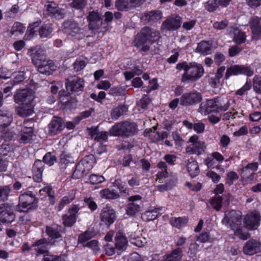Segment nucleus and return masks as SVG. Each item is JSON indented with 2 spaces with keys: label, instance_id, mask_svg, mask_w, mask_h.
Listing matches in <instances>:
<instances>
[{
  "label": "nucleus",
  "instance_id": "49530a36",
  "mask_svg": "<svg viewBox=\"0 0 261 261\" xmlns=\"http://www.w3.org/2000/svg\"><path fill=\"white\" fill-rule=\"evenodd\" d=\"M222 202V197L220 196H215L210 200V203L213 207L217 211H220L221 208Z\"/></svg>",
  "mask_w": 261,
  "mask_h": 261
},
{
  "label": "nucleus",
  "instance_id": "ddd939ff",
  "mask_svg": "<svg viewBox=\"0 0 261 261\" xmlns=\"http://www.w3.org/2000/svg\"><path fill=\"white\" fill-rule=\"evenodd\" d=\"M34 98L33 91L29 89L18 90L14 95V101L18 104L33 102Z\"/></svg>",
  "mask_w": 261,
  "mask_h": 261
},
{
  "label": "nucleus",
  "instance_id": "338daca9",
  "mask_svg": "<svg viewBox=\"0 0 261 261\" xmlns=\"http://www.w3.org/2000/svg\"><path fill=\"white\" fill-rule=\"evenodd\" d=\"M75 192L73 190L70 191L68 195L64 196L62 198V202H64L66 204H68L71 202L75 198Z\"/></svg>",
  "mask_w": 261,
  "mask_h": 261
},
{
  "label": "nucleus",
  "instance_id": "13d9d810",
  "mask_svg": "<svg viewBox=\"0 0 261 261\" xmlns=\"http://www.w3.org/2000/svg\"><path fill=\"white\" fill-rule=\"evenodd\" d=\"M44 164H47L49 166L53 165L56 161V158L55 155H52L51 153H47L43 159Z\"/></svg>",
  "mask_w": 261,
  "mask_h": 261
},
{
  "label": "nucleus",
  "instance_id": "423d86ee",
  "mask_svg": "<svg viewBox=\"0 0 261 261\" xmlns=\"http://www.w3.org/2000/svg\"><path fill=\"white\" fill-rule=\"evenodd\" d=\"M38 199L31 191H26L21 194L19 197L18 205V211L27 212L29 210H35L38 206Z\"/></svg>",
  "mask_w": 261,
  "mask_h": 261
},
{
  "label": "nucleus",
  "instance_id": "8fccbe9b",
  "mask_svg": "<svg viewBox=\"0 0 261 261\" xmlns=\"http://www.w3.org/2000/svg\"><path fill=\"white\" fill-rule=\"evenodd\" d=\"M126 112V108L124 106H118L113 109L111 116L115 119H117Z\"/></svg>",
  "mask_w": 261,
  "mask_h": 261
},
{
  "label": "nucleus",
  "instance_id": "7ed1b4c3",
  "mask_svg": "<svg viewBox=\"0 0 261 261\" xmlns=\"http://www.w3.org/2000/svg\"><path fill=\"white\" fill-rule=\"evenodd\" d=\"M138 130L136 123L125 121L116 123L111 127L109 133L111 136L129 138L135 135Z\"/></svg>",
  "mask_w": 261,
  "mask_h": 261
},
{
  "label": "nucleus",
  "instance_id": "c85d7f7f",
  "mask_svg": "<svg viewBox=\"0 0 261 261\" xmlns=\"http://www.w3.org/2000/svg\"><path fill=\"white\" fill-rule=\"evenodd\" d=\"M127 240L125 235L121 232L116 233L115 237V248L119 250L125 249Z\"/></svg>",
  "mask_w": 261,
  "mask_h": 261
},
{
  "label": "nucleus",
  "instance_id": "393cba45",
  "mask_svg": "<svg viewBox=\"0 0 261 261\" xmlns=\"http://www.w3.org/2000/svg\"><path fill=\"white\" fill-rule=\"evenodd\" d=\"M21 106H19L17 109V114L22 117H26L32 115L34 111V105L33 102H28L27 103H22Z\"/></svg>",
  "mask_w": 261,
  "mask_h": 261
},
{
  "label": "nucleus",
  "instance_id": "cd10ccee",
  "mask_svg": "<svg viewBox=\"0 0 261 261\" xmlns=\"http://www.w3.org/2000/svg\"><path fill=\"white\" fill-rule=\"evenodd\" d=\"M12 120V115L10 112L0 110V128L8 127Z\"/></svg>",
  "mask_w": 261,
  "mask_h": 261
},
{
  "label": "nucleus",
  "instance_id": "c03bdc74",
  "mask_svg": "<svg viewBox=\"0 0 261 261\" xmlns=\"http://www.w3.org/2000/svg\"><path fill=\"white\" fill-rule=\"evenodd\" d=\"M88 172V171L85 169V168L82 165V164L79 163L75 167L72 176L75 178H79L83 176L84 174Z\"/></svg>",
  "mask_w": 261,
  "mask_h": 261
},
{
  "label": "nucleus",
  "instance_id": "a878e982",
  "mask_svg": "<svg viewBox=\"0 0 261 261\" xmlns=\"http://www.w3.org/2000/svg\"><path fill=\"white\" fill-rule=\"evenodd\" d=\"M163 17V14L160 10H153L145 13L142 19L150 23H153L160 20Z\"/></svg>",
  "mask_w": 261,
  "mask_h": 261
},
{
  "label": "nucleus",
  "instance_id": "473e14b6",
  "mask_svg": "<svg viewBox=\"0 0 261 261\" xmlns=\"http://www.w3.org/2000/svg\"><path fill=\"white\" fill-rule=\"evenodd\" d=\"M159 209L158 208L149 210L145 211L142 215V219L145 221L155 220L158 216Z\"/></svg>",
  "mask_w": 261,
  "mask_h": 261
},
{
  "label": "nucleus",
  "instance_id": "4c0bfd02",
  "mask_svg": "<svg viewBox=\"0 0 261 261\" xmlns=\"http://www.w3.org/2000/svg\"><path fill=\"white\" fill-rule=\"evenodd\" d=\"M94 158L93 155L86 156L79 163L85 168L88 171L93 167Z\"/></svg>",
  "mask_w": 261,
  "mask_h": 261
},
{
  "label": "nucleus",
  "instance_id": "69168bd1",
  "mask_svg": "<svg viewBox=\"0 0 261 261\" xmlns=\"http://www.w3.org/2000/svg\"><path fill=\"white\" fill-rule=\"evenodd\" d=\"M227 20H223L220 21H216L213 23V27L217 30H222L225 29L228 25Z\"/></svg>",
  "mask_w": 261,
  "mask_h": 261
},
{
  "label": "nucleus",
  "instance_id": "f704fd0d",
  "mask_svg": "<svg viewBox=\"0 0 261 261\" xmlns=\"http://www.w3.org/2000/svg\"><path fill=\"white\" fill-rule=\"evenodd\" d=\"M53 30L52 24H44L39 30V35L41 38H46L51 34Z\"/></svg>",
  "mask_w": 261,
  "mask_h": 261
},
{
  "label": "nucleus",
  "instance_id": "58836bf2",
  "mask_svg": "<svg viewBox=\"0 0 261 261\" xmlns=\"http://www.w3.org/2000/svg\"><path fill=\"white\" fill-rule=\"evenodd\" d=\"M188 220V219L186 217L172 218L170 220V223L172 226L180 228L187 223Z\"/></svg>",
  "mask_w": 261,
  "mask_h": 261
},
{
  "label": "nucleus",
  "instance_id": "774afa93",
  "mask_svg": "<svg viewBox=\"0 0 261 261\" xmlns=\"http://www.w3.org/2000/svg\"><path fill=\"white\" fill-rule=\"evenodd\" d=\"M126 261H143L141 256L137 252H133L125 258Z\"/></svg>",
  "mask_w": 261,
  "mask_h": 261
},
{
  "label": "nucleus",
  "instance_id": "4d7b16f0",
  "mask_svg": "<svg viewBox=\"0 0 261 261\" xmlns=\"http://www.w3.org/2000/svg\"><path fill=\"white\" fill-rule=\"evenodd\" d=\"M105 179L103 176L98 175L97 174H92L89 177V180L91 184L96 185L102 183L105 181Z\"/></svg>",
  "mask_w": 261,
  "mask_h": 261
},
{
  "label": "nucleus",
  "instance_id": "603ef678",
  "mask_svg": "<svg viewBox=\"0 0 261 261\" xmlns=\"http://www.w3.org/2000/svg\"><path fill=\"white\" fill-rule=\"evenodd\" d=\"M253 88L256 93L261 94V76L256 75L253 79Z\"/></svg>",
  "mask_w": 261,
  "mask_h": 261
},
{
  "label": "nucleus",
  "instance_id": "412c9836",
  "mask_svg": "<svg viewBox=\"0 0 261 261\" xmlns=\"http://www.w3.org/2000/svg\"><path fill=\"white\" fill-rule=\"evenodd\" d=\"M28 123L29 122L24 121L20 130V140L24 143L30 142L33 139L34 136L33 127L30 126Z\"/></svg>",
  "mask_w": 261,
  "mask_h": 261
},
{
  "label": "nucleus",
  "instance_id": "9d476101",
  "mask_svg": "<svg viewBox=\"0 0 261 261\" xmlns=\"http://www.w3.org/2000/svg\"><path fill=\"white\" fill-rule=\"evenodd\" d=\"M15 219V215L12 207L8 203L0 204V222L10 224Z\"/></svg>",
  "mask_w": 261,
  "mask_h": 261
},
{
  "label": "nucleus",
  "instance_id": "4be33fe9",
  "mask_svg": "<svg viewBox=\"0 0 261 261\" xmlns=\"http://www.w3.org/2000/svg\"><path fill=\"white\" fill-rule=\"evenodd\" d=\"M139 0H116L115 7L119 11H127L139 5Z\"/></svg>",
  "mask_w": 261,
  "mask_h": 261
},
{
  "label": "nucleus",
  "instance_id": "864d4df0",
  "mask_svg": "<svg viewBox=\"0 0 261 261\" xmlns=\"http://www.w3.org/2000/svg\"><path fill=\"white\" fill-rule=\"evenodd\" d=\"M204 7L208 12H213L218 8V3L217 0H209L205 4Z\"/></svg>",
  "mask_w": 261,
  "mask_h": 261
},
{
  "label": "nucleus",
  "instance_id": "37998d69",
  "mask_svg": "<svg viewBox=\"0 0 261 261\" xmlns=\"http://www.w3.org/2000/svg\"><path fill=\"white\" fill-rule=\"evenodd\" d=\"M11 191L10 186H0V201L7 200Z\"/></svg>",
  "mask_w": 261,
  "mask_h": 261
},
{
  "label": "nucleus",
  "instance_id": "aec40b11",
  "mask_svg": "<svg viewBox=\"0 0 261 261\" xmlns=\"http://www.w3.org/2000/svg\"><path fill=\"white\" fill-rule=\"evenodd\" d=\"M260 221V215L257 211L248 213L245 217L244 224L248 229H252L257 227Z\"/></svg>",
  "mask_w": 261,
  "mask_h": 261
},
{
  "label": "nucleus",
  "instance_id": "6e6552de",
  "mask_svg": "<svg viewBox=\"0 0 261 261\" xmlns=\"http://www.w3.org/2000/svg\"><path fill=\"white\" fill-rule=\"evenodd\" d=\"M64 32L75 37L77 39H82L84 36V30L79 27V24L74 20H67L63 23Z\"/></svg>",
  "mask_w": 261,
  "mask_h": 261
},
{
  "label": "nucleus",
  "instance_id": "2eb2a0df",
  "mask_svg": "<svg viewBox=\"0 0 261 261\" xmlns=\"http://www.w3.org/2000/svg\"><path fill=\"white\" fill-rule=\"evenodd\" d=\"M141 198V196L139 195L130 196L128 198L129 203L126 206V214L134 216L140 211Z\"/></svg>",
  "mask_w": 261,
  "mask_h": 261
},
{
  "label": "nucleus",
  "instance_id": "bf43d9fd",
  "mask_svg": "<svg viewBox=\"0 0 261 261\" xmlns=\"http://www.w3.org/2000/svg\"><path fill=\"white\" fill-rule=\"evenodd\" d=\"M44 261H65L61 255H54L47 253L44 255Z\"/></svg>",
  "mask_w": 261,
  "mask_h": 261
},
{
  "label": "nucleus",
  "instance_id": "ea45409f",
  "mask_svg": "<svg viewBox=\"0 0 261 261\" xmlns=\"http://www.w3.org/2000/svg\"><path fill=\"white\" fill-rule=\"evenodd\" d=\"M241 74V65H234L231 66L227 69L225 78L227 79L230 76L238 75Z\"/></svg>",
  "mask_w": 261,
  "mask_h": 261
},
{
  "label": "nucleus",
  "instance_id": "e2e57ef3",
  "mask_svg": "<svg viewBox=\"0 0 261 261\" xmlns=\"http://www.w3.org/2000/svg\"><path fill=\"white\" fill-rule=\"evenodd\" d=\"M199 245L196 242L191 243L189 247L188 253L190 256H195L198 250Z\"/></svg>",
  "mask_w": 261,
  "mask_h": 261
},
{
  "label": "nucleus",
  "instance_id": "680f3d73",
  "mask_svg": "<svg viewBox=\"0 0 261 261\" xmlns=\"http://www.w3.org/2000/svg\"><path fill=\"white\" fill-rule=\"evenodd\" d=\"M86 65V63L85 61L81 59H77L73 64L74 70L76 72H78L83 69Z\"/></svg>",
  "mask_w": 261,
  "mask_h": 261
},
{
  "label": "nucleus",
  "instance_id": "a18cd8bd",
  "mask_svg": "<svg viewBox=\"0 0 261 261\" xmlns=\"http://www.w3.org/2000/svg\"><path fill=\"white\" fill-rule=\"evenodd\" d=\"M113 185L114 187H117L119 189L120 193L121 194L128 195V188L126 186V185L124 183L122 182L120 180H115L113 182Z\"/></svg>",
  "mask_w": 261,
  "mask_h": 261
},
{
  "label": "nucleus",
  "instance_id": "dca6fc26",
  "mask_svg": "<svg viewBox=\"0 0 261 261\" xmlns=\"http://www.w3.org/2000/svg\"><path fill=\"white\" fill-rule=\"evenodd\" d=\"M101 222L108 226H110L116 220L115 211L109 206L103 207L100 214Z\"/></svg>",
  "mask_w": 261,
  "mask_h": 261
},
{
  "label": "nucleus",
  "instance_id": "e433bc0d",
  "mask_svg": "<svg viewBox=\"0 0 261 261\" xmlns=\"http://www.w3.org/2000/svg\"><path fill=\"white\" fill-rule=\"evenodd\" d=\"M217 107H218V113L220 111H226L230 106V103L227 98H216Z\"/></svg>",
  "mask_w": 261,
  "mask_h": 261
},
{
  "label": "nucleus",
  "instance_id": "052dcab7",
  "mask_svg": "<svg viewBox=\"0 0 261 261\" xmlns=\"http://www.w3.org/2000/svg\"><path fill=\"white\" fill-rule=\"evenodd\" d=\"M239 176L238 174L233 172H229L227 174V178H226V184L229 186H231L233 184L234 180H236L238 179Z\"/></svg>",
  "mask_w": 261,
  "mask_h": 261
},
{
  "label": "nucleus",
  "instance_id": "09e8293b",
  "mask_svg": "<svg viewBox=\"0 0 261 261\" xmlns=\"http://www.w3.org/2000/svg\"><path fill=\"white\" fill-rule=\"evenodd\" d=\"M196 241L202 243H212L213 241V239L210 236L208 232H203L196 237Z\"/></svg>",
  "mask_w": 261,
  "mask_h": 261
},
{
  "label": "nucleus",
  "instance_id": "c756f323",
  "mask_svg": "<svg viewBox=\"0 0 261 261\" xmlns=\"http://www.w3.org/2000/svg\"><path fill=\"white\" fill-rule=\"evenodd\" d=\"M182 256V250L178 247L174 249L170 253L165 256L164 261H181Z\"/></svg>",
  "mask_w": 261,
  "mask_h": 261
},
{
  "label": "nucleus",
  "instance_id": "9b49d317",
  "mask_svg": "<svg viewBox=\"0 0 261 261\" xmlns=\"http://www.w3.org/2000/svg\"><path fill=\"white\" fill-rule=\"evenodd\" d=\"M181 24L180 17L176 14L172 15L163 21L161 30L163 31H174L178 29Z\"/></svg>",
  "mask_w": 261,
  "mask_h": 261
},
{
  "label": "nucleus",
  "instance_id": "bb28decb",
  "mask_svg": "<svg viewBox=\"0 0 261 261\" xmlns=\"http://www.w3.org/2000/svg\"><path fill=\"white\" fill-rule=\"evenodd\" d=\"M49 246V243L45 239L38 240L32 245V247L35 248V250L38 254L48 253Z\"/></svg>",
  "mask_w": 261,
  "mask_h": 261
},
{
  "label": "nucleus",
  "instance_id": "a211bd4d",
  "mask_svg": "<svg viewBox=\"0 0 261 261\" xmlns=\"http://www.w3.org/2000/svg\"><path fill=\"white\" fill-rule=\"evenodd\" d=\"M243 251L248 255H252L261 251V242L255 239H250L246 242Z\"/></svg>",
  "mask_w": 261,
  "mask_h": 261
},
{
  "label": "nucleus",
  "instance_id": "3c124183",
  "mask_svg": "<svg viewBox=\"0 0 261 261\" xmlns=\"http://www.w3.org/2000/svg\"><path fill=\"white\" fill-rule=\"evenodd\" d=\"M60 162L62 164L66 165L69 163H73L74 160L70 154L63 152L60 155Z\"/></svg>",
  "mask_w": 261,
  "mask_h": 261
},
{
  "label": "nucleus",
  "instance_id": "c9c22d12",
  "mask_svg": "<svg viewBox=\"0 0 261 261\" xmlns=\"http://www.w3.org/2000/svg\"><path fill=\"white\" fill-rule=\"evenodd\" d=\"M233 40L238 44H241L244 42L246 40V36L245 33L241 31L237 28H233Z\"/></svg>",
  "mask_w": 261,
  "mask_h": 261
},
{
  "label": "nucleus",
  "instance_id": "a19ab883",
  "mask_svg": "<svg viewBox=\"0 0 261 261\" xmlns=\"http://www.w3.org/2000/svg\"><path fill=\"white\" fill-rule=\"evenodd\" d=\"M76 219V215L74 214H70L69 216L64 215L62 216L63 223L65 226H72L75 223Z\"/></svg>",
  "mask_w": 261,
  "mask_h": 261
},
{
  "label": "nucleus",
  "instance_id": "6ab92c4d",
  "mask_svg": "<svg viewBox=\"0 0 261 261\" xmlns=\"http://www.w3.org/2000/svg\"><path fill=\"white\" fill-rule=\"evenodd\" d=\"M65 127L62 119L58 117H54L48 125V134L51 136L61 132Z\"/></svg>",
  "mask_w": 261,
  "mask_h": 261
},
{
  "label": "nucleus",
  "instance_id": "6e6d98bb",
  "mask_svg": "<svg viewBox=\"0 0 261 261\" xmlns=\"http://www.w3.org/2000/svg\"><path fill=\"white\" fill-rule=\"evenodd\" d=\"M92 236V232L86 231L79 235L78 238V243L80 244H84L86 241L91 239Z\"/></svg>",
  "mask_w": 261,
  "mask_h": 261
},
{
  "label": "nucleus",
  "instance_id": "79ce46f5",
  "mask_svg": "<svg viewBox=\"0 0 261 261\" xmlns=\"http://www.w3.org/2000/svg\"><path fill=\"white\" fill-rule=\"evenodd\" d=\"M88 4V0H73L70 3L71 8L82 11Z\"/></svg>",
  "mask_w": 261,
  "mask_h": 261
},
{
  "label": "nucleus",
  "instance_id": "de8ad7c7",
  "mask_svg": "<svg viewBox=\"0 0 261 261\" xmlns=\"http://www.w3.org/2000/svg\"><path fill=\"white\" fill-rule=\"evenodd\" d=\"M25 30V27L22 23L16 22L13 25L10 31V34L12 35H15L17 33L19 34H22L24 32Z\"/></svg>",
  "mask_w": 261,
  "mask_h": 261
},
{
  "label": "nucleus",
  "instance_id": "39448f33",
  "mask_svg": "<svg viewBox=\"0 0 261 261\" xmlns=\"http://www.w3.org/2000/svg\"><path fill=\"white\" fill-rule=\"evenodd\" d=\"M89 30L104 33L107 31L108 24L103 22L101 15L96 11H89L86 17Z\"/></svg>",
  "mask_w": 261,
  "mask_h": 261
},
{
  "label": "nucleus",
  "instance_id": "1a4fd4ad",
  "mask_svg": "<svg viewBox=\"0 0 261 261\" xmlns=\"http://www.w3.org/2000/svg\"><path fill=\"white\" fill-rule=\"evenodd\" d=\"M189 141L192 144L186 148V152L189 154L201 155L206 149L205 143L198 140V137L197 135H195L191 136L189 139Z\"/></svg>",
  "mask_w": 261,
  "mask_h": 261
},
{
  "label": "nucleus",
  "instance_id": "5701e85b",
  "mask_svg": "<svg viewBox=\"0 0 261 261\" xmlns=\"http://www.w3.org/2000/svg\"><path fill=\"white\" fill-rule=\"evenodd\" d=\"M249 25L252 33V38L255 40L258 39L261 37V25L259 18L252 17L249 21Z\"/></svg>",
  "mask_w": 261,
  "mask_h": 261
},
{
  "label": "nucleus",
  "instance_id": "7c9ffc66",
  "mask_svg": "<svg viewBox=\"0 0 261 261\" xmlns=\"http://www.w3.org/2000/svg\"><path fill=\"white\" fill-rule=\"evenodd\" d=\"M187 168L188 172L192 177H195L199 172L198 163L192 158L187 161Z\"/></svg>",
  "mask_w": 261,
  "mask_h": 261
},
{
  "label": "nucleus",
  "instance_id": "f257e3e1",
  "mask_svg": "<svg viewBox=\"0 0 261 261\" xmlns=\"http://www.w3.org/2000/svg\"><path fill=\"white\" fill-rule=\"evenodd\" d=\"M28 55L32 57L33 64L37 68V70L40 73L50 75L57 69V66L54 62L40 53V50H37L35 48H31L28 51Z\"/></svg>",
  "mask_w": 261,
  "mask_h": 261
},
{
  "label": "nucleus",
  "instance_id": "4468645a",
  "mask_svg": "<svg viewBox=\"0 0 261 261\" xmlns=\"http://www.w3.org/2000/svg\"><path fill=\"white\" fill-rule=\"evenodd\" d=\"M66 83V88L71 92L82 91L84 87V81L83 79L75 75L67 78Z\"/></svg>",
  "mask_w": 261,
  "mask_h": 261
},
{
  "label": "nucleus",
  "instance_id": "f03ea898",
  "mask_svg": "<svg viewBox=\"0 0 261 261\" xmlns=\"http://www.w3.org/2000/svg\"><path fill=\"white\" fill-rule=\"evenodd\" d=\"M176 68L178 70L183 69L185 71L181 80L183 83L195 82L201 77L204 73V68L199 64L186 62L179 63L176 65Z\"/></svg>",
  "mask_w": 261,
  "mask_h": 261
},
{
  "label": "nucleus",
  "instance_id": "0eeeda50",
  "mask_svg": "<svg viewBox=\"0 0 261 261\" xmlns=\"http://www.w3.org/2000/svg\"><path fill=\"white\" fill-rule=\"evenodd\" d=\"M242 214L240 211L232 210L226 212L222 220V223L227 227L234 229L241 224Z\"/></svg>",
  "mask_w": 261,
  "mask_h": 261
},
{
  "label": "nucleus",
  "instance_id": "0e129e2a",
  "mask_svg": "<svg viewBox=\"0 0 261 261\" xmlns=\"http://www.w3.org/2000/svg\"><path fill=\"white\" fill-rule=\"evenodd\" d=\"M241 74L251 76L254 74V71L249 66L241 65Z\"/></svg>",
  "mask_w": 261,
  "mask_h": 261
},
{
  "label": "nucleus",
  "instance_id": "f8f14e48",
  "mask_svg": "<svg viewBox=\"0 0 261 261\" xmlns=\"http://www.w3.org/2000/svg\"><path fill=\"white\" fill-rule=\"evenodd\" d=\"M202 99V96L199 92H187L180 97V104L183 106H191L199 103Z\"/></svg>",
  "mask_w": 261,
  "mask_h": 261
},
{
  "label": "nucleus",
  "instance_id": "5fc2aeb1",
  "mask_svg": "<svg viewBox=\"0 0 261 261\" xmlns=\"http://www.w3.org/2000/svg\"><path fill=\"white\" fill-rule=\"evenodd\" d=\"M46 232L50 237L54 239H58L61 237V235L59 231L53 227L46 226Z\"/></svg>",
  "mask_w": 261,
  "mask_h": 261
},
{
  "label": "nucleus",
  "instance_id": "2f4dec72",
  "mask_svg": "<svg viewBox=\"0 0 261 261\" xmlns=\"http://www.w3.org/2000/svg\"><path fill=\"white\" fill-rule=\"evenodd\" d=\"M196 51L203 55H208L212 52L211 45L208 41H202L198 44Z\"/></svg>",
  "mask_w": 261,
  "mask_h": 261
},
{
  "label": "nucleus",
  "instance_id": "72a5a7b5",
  "mask_svg": "<svg viewBox=\"0 0 261 261\" xmlns=\"http://www.w3.org/2000/svg\"><path fill=\"white\" fill-rule=\"evenodd\" d=\"M100 195L101 198L107 199H116L119 197V195L117 192L110 189H105L101 190Z\"/></svg>",
  "mask_w": 261,
  "mask_h": 261
},
{
  "label": "nucleus",
  "instance_id": "b1692460",
  "mask_svg": "<svg viewBox=\"0 0 261 261\" xmlns=\"http://www.w3.org/2000/svg\"><path fill=\"white\" fill-rule=\"evenodd\" d=\"M43 167L44 163L42 161L37 160L35 162L32 167V172L33 178L37 182L41 181Z\"/></svg>",
  "mask_w": 261,
  "mask_h": 261
},
{
  "label": "nucleus",
  "instance_id": "f3484780",
  "mask_svg": "<svg viewBox=\"0 0 261 261\" xmlns=\"http://www.w3.org/2000/svg\"><path fill=\"white\" fill-rule=\"evenodd\" d=\"M216 98L207 99L202 102L198 108V112L202 115H207L213 112L218 113Z\"/></svg>",
  "mask_w": 261,
  "mask_h": 261
},
{
  "label": "nucleus",
  "instance_id": "20e7f679",
  "mask_svg": "<svg viewBox=\"0 0 261 261\" xmlns=\"http://www.w3.org/2000/svg\"><path fill=\"white\" fill-rule=\"evenodd\" d=\"M160 35V33L159 31L151 29L148 27H144L136 36L134 41V45L139 48L147 41L152 43L158 40Z\"/></svg>",
  "mask_w": 261,
  "mask_h": 261
}]
</instances>
